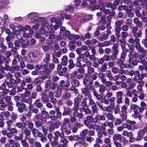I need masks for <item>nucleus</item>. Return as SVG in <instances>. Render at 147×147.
Here are the masks:
<instances>
[{
  "instance_id": "1",
  "label": "nucleus",
  "mask_w": 147,
  "mask_h": 147,
  "mask_svg": "<svg viewBox=\"0 0 147 147\" xmlns=\"http://www.w3.org/2000/svg\"><path fill=\"white\" fill-rule=\"evenodd\" d=\"M20 31L22 32L23 33L22 37L24 38L29 37V36L33 33L32 29L28 26H25L20 29Z\"/></svg>"
},
{
  "instance_id": "2",
  "label": "nucleus",
  "mask_w": 147,
  "mask_h": 147,
  "mask_svg": "<svg viewBox=\"0 0 147 147\" xmlns=\"http://www.w3.org/2000/svg\"><path fill=\"white\" fill-rule=\"evenodd\" d=\"M24 99H26V98H24L21 100V102H16V105L17 108V110L20 113H22L24 110H27L26 107L25 102L23 101Z\"/></svg>"
},
{
  "instance_id": "3",
  "label": "nucleus",
  "mask_w": 147,
  "mask_h": 147,
  "mask_svg": "<svg viewBox=\"0 0 147 147\" xmlns=\"http://www.w3.org/2000/svg\"><path fill=\"white\" fill-rule=\"evenodd\" d=\"M40 73L44 80L46 78L49 79L51 77V70L49 68H45V70L40 71Z\"/></svg>"
},
{
  "instance_id": "4",
  "label": "nucleus",
  "mask_w": 147,
  "mask_h": 147,
  "mask_svg": "<svg viewBox=\"0 0 147 147\" xmlns=\"http://www.w3.org/2000/svg\"><path fill=\"white\" fill-rule=\"evenodd\" d=\"M129 59V64H128V67L130 68H133L135 66L138 65V63L136 59H134L132 57V54L130 53L128 55Z\"/></svg>"
},
{
  "instance_id": "5",
  "label": "nucleus",
  "mask_w": 147,
  "mask_h": 147,
  "mask_svg": "<svg viewBox=\"0 0 147 147\" xmlns=\"http://www.w3.org/2000/svg\"><path fill=\"white\" fill-rule=\"evenodd\" d=\"M136 45L135 47L139 53H143L145 54H147V49L144 50V48L142 47L139 43L140 40L139 38H136Z\"/></svg>"
},
{
  "instance_id": "6",
  "label": "nucleus",
  "mask_w": 147,
  "mask_h": 147,
  "mask_svg": "<svg viewBox=\"0 0 147 147\" xmlns=\"http://www.w3.org/2000/svg\"><path fill=\"white\" fill-rule=\"evenodd\" d=\"M46 19V18L44 17L37 18V20H41L42 21L41 24L42 26H44V27L48 28H51V29L52 30V24L51 23H48Z\"/></svg>"
},
{
  "instance_id": "7",
  "label": "nucleus",
  "mask_w": 147,
  "mask_h": 147,
  "mask_svg": "<svg viewBox=\"0 0 147 147\" xmlns=\"http://www.w3.org/2000/svg\"><path fill=\"white\" fill-rule=\"evenodd\" d=\"M147 132V126H145L143 129H140L138 132L137 140L140 141L142 140L143 138L145 133Z\"/></svg>"
},
{
  "instance_id": "8",
  "label": "nucleus",
  "mask_w": 147,
  "mask_h": 147,
  "mask_svg": "<svg viewBox=\"0 0 147 147\" xmlns=\"http://www.w3.org/2000/svg\"><path fill=\"white\" fill-rule=\"evenodd\" d=\"M84 61V63H86V66L88 67V73L89 74H93L94 71V68L91 67V63L90 61L88 59H85Z\"/></svg>"
},
{
  "instance_id": "9",
  "label": "nucleus",
  "mask_w": 147,
  "mask_h": 147,
  "mask_svg": "<svg viewBox=\"0 0 147 147\" xmlns=\"http://www.w3.org/2000/svg\"><path fill=\"white\" fill-rule=\"evenodd\" d=\"M138 28L137 26L133 27L132 30V32L134 36L136 38H138V37H141L142 36V32L141 30H139L138 32Z\"/></svg>"
},
{
  "instance_id": "10",
  "label": "nucleus",
  "mask_w": 147,
  "mask_h": 147,
  "mask_svg": "<svg viewBox=\"0 0 147 147\" xmlns=\"http://www.w3.org/2000/svg\"><path fill=\"white\" fill-rule=\"evenodd\" d=\"M41 95V100L42 102L46 103L49 101V96L47 94L46 91L45 90L42 91L40 93Z\"/></svg>"
},
{
  "instance_id": "11",
  "label": "nucleus",
  "mask_w": 147,
  "mask_h": 147,
  "mask_svg": "<svg viewBox=\"0 0 147 147\" xmlns=\"http://www.w3.org/2000/svg\"><path fill=\"white\" fill-rule=\"evenodd\" d=\"M59 141L60 144L57 145V147H65L67 146L68 141L65 137H62Z\"/></svg>"
},
{
  "instance_id": "12",
  "label": "nucleus",
  "mask_w": 147,
  "mask_h": 147,
  "mask_svg": "<svg viewBox=\"0 0 147 147\" xmlns=\"http://www.w3.org/2000/svg\"><path fill=\"white\" fill-rule=\"evenodd\" d=\"M83 97L82 95L79 94L77 97H75L74 99V106L79 108L80 102Z\"/></svg>"
},
{
  "instance_id": "13",
  "label": "nucleus",
  "mask_w": 147,
  "mask_h": 147,
  "mask_svg": "<svg viewBox=\"0 0 147 147\" xmlns=\"http://www.w3.org/2000/svg\"><path fill=\"white\" fill-rule=\"evenodd\" d=\"M37 129L33 128L32 129L31 132L32 134L34 137H41L43 136V134Z\"/></svg>"
},
{
  "instance_id": "14",
  "label": "nucleus",
  "mask_w": 147,
  "mask_h": 147,
  "mask_svg": "<svg viewBox=\"0 0 147 147\" xmlns=\"http://www.w3.org/2000/svg\"><path fill=\"white\" fill-rule=\"evenodd\" d=\"M146 55H147V54H140V56L139 57L138 59H136L138 63H141L142 65L143 64H145L147 63V61L144 59L145 56Z\"/></svg>"
},
{
  "instance_id": "15",
  "label": "nucleus",
  "mask_w": 147,
  "mask_h": 147,
  "mask_svg": "<svg viewBox=\"0 0 147 147\" xmlns=\"http://www.w3.org/2000/svg\"><path fill=\"white\" fill-rule=\"evenodd\" d=\"M64 110L62 113L63 116L70 115L72 113L71 109L69 107H64Z\"/></svg>"
},
{
  "instance_id": "16",
  "label": "nucleus",
  "mask_w": 147,
  "mask_h": 147,
  "mask_svg": "<svg viewBox=\"0 0 147 147\" xmlns=\"http://www.w3.org/2000/svg\"><path fill=\"white\" fill-rule=\"evenodd\" d=\"M21 47L23 49L25 48L28 46L29 45V40L27 39L25 40L21 39L20 42Z\"/></svg>"
},
{
  "instance_id": "17",
  "label": "nucleus",
  "mask_w": 147,
  "mask_h": 147,
  "mask_svg": "<svg viewBox=\"0 0 147 147\" xmlns=\"http://www.w3.org/2000/svg\"><path fill=\"white\" fill-rule=\"evenodd\" d=\"M34 105L38 108L41 109L43 107V103L41 102L40 99L36 100L34 101Z\"/></svg>"
},
{
  "instance_id": "18",
  "label": "nucleus",
  "mask_w": 147,
  "mask_h": 147,
  "mask_svg": "<svg viewBox=\"0 0 147 147\" xmlns=\"http://www.w3.org/2000/svg\"><path fill=\"white\" fill-rule=\"evenodd\" d=\"M23 134L25 135V138L26 140H28V136L30 135V130L27 127L23 129L22 131Z\"/></svg>"
},
{
  "instance_id": "19",
  "label": "nucleus",
  "mask_w": 147,
  "mask_h": 147,
  "mask_svg": "<svg viewBox=\"0 0 147 147\" xmlns=\"http://www.w3.org/2000/svg\"><path fill=\"white\" fill-rule=\"evenodd\" d=\"M40 32L42 34H44L45 36H47L49 35L51 32L49 30H45L44 28H40Z\"/></svg>"
},
{
  "instance_id": "20",
  "label": "nucleus",
  "mask_w": 147,
  "mask_h": 147,
  "mask_svg": "<svg viewBox=\"0 0 147 147\" xmlns=\"http://www.w3.org/2000/svg\"><path fill=\"white\" fill-rule=\"evenodd\" d=\"M82 92L85 96H89L90 95V92L88 88L85 87L81 89Z\"/></svg>"
},
{
  "instance_id": "21",
  "label": "nucleus",
  "mask_w": 147,
  "mask_h": 147,
  "mask_svg": "<svg viewBox=\"0 0 147 147\" xmlns=\"http://www.w3.org/2000/svg\"><path fill=\"white\" fill-rule=\"evenodd\" d=\"M8 3L7 0H1L0 1V9L6 8Z\"/></svg>"
},
{
  "instance_id": "22",
  "label": "nucleus",
  "mask_w": 147,
  "mask_h": 147,
  "mask_svg": "<svg viewBox=\"0 0 147 147\" xmlns=\"http://www.w3.org/2000/svg\"><path fill=\"white\" fill-rule=\"evenodd\" d=\"M132 116L134 118L138 119V120H140L142 118L141 115L139 113L137 110H134Z\"/></svg>"
},
{
  "instance_id": "23",
  "label": "nucleus",
  "mask_w": 147,
  "mask_h": 147,
  "mask_svg": "<svg viewBox=\"0 0 147 147\" xmlns=\"http://www.w3.org/2000/svg\"><path fill=\"white\" fill-rule=\"evenodd\" d=\"M62 134L60 133L59 131H56L55 133V136L54 137V140L55 141H57L59 139V137H60L61 138L64 136V134L62 132Z\"/></svg>"
},
{
  "instance_id": "24",
  "label": "nucleus",
  "mask_w": 147,
  "mask_h": 147,
  "mask_svg": "<svg viewBox=\"0 0 147 147\" xmlns=\"http://www.w3.org/2000/svg\"><path fill=\"white\" fill-rule=\"evenodd\" d=\"M23 101L25 102V103L29 105V108L30 110H31L33 109L32 107L31 106L32 99L30 97H28V98L26 99H24Z\"/></svg>"
},
{
  "instance_id": "25",
  "label": "nucleus",
  "mask_w": 147,
  "mask_h": 147,
  "mask_svg": "<svg viewBox=\"0 0 147 147\" xmlns=\"http://www.w3.org/2000/svg\"><path fill=\"white\" fill-rule=\"evenodd\" d=\"M134 22L136 24V25L138 26L139 28H141L143 25V23L139 20V18H136L134 19Z\"/></svg>"
},
{
  "instance_id": "26",
  "label": "nucleus",
  "mask_w": 147,
  "mask_h": 147,
  "mask_svg": "<svg viewBox=\"0 0 147 147\" xmlns=\"http://www.w3.org/2000/svg\"><path fill=\"white\" fill-rule=\"evenodd\" d=\"M73 115V116H74L76 118H78L80 119H82L84 116V115L82 113H79L78 111L74 112Z\"/></svg>"
},
{
  "instance_id": "27",
  "label": "nucleus",
  "mask_w": 147,
  "mask_h": 147,
  "mask_svg": "<svg viewBox=\"0 0 147 147\" xmlns=\"http://www.w3.org/2000/svg\"><path fill=\"white\" fill-rule=\"evenodd\" d=\"M44 80L42 76L39 77L34 78V82L35 84H40L42 83Z\"/></svg>"
},
{
  "instance_id": "28",
  "label": "nucleus",
  "mask_w": 147,
  "mask_h": 147,
  "mask_svg": "<svg viewBox=\"0 0 147 147\" xmlns=\"http://www.w3.org/2000/svg\"><path fill=\"white\" fill-rule=\"evenodd\" d=\"M56 115V116L58 119H60L62 117V113L60 111V109L58 107H56L55 109Z\"/></svg>"
},
{
  "instance_id": "29",
  "label": "nucleus",
  "mask_w": 147,
  "mask_h": 147,
  "mask_svg": "<svg viewBox=\"0 0 147 147\" xmlns=\"http://www.w3.org/2000/svg\"><path fill=\"white\" fill-rule=\"evenodd\" d=\"M9 81L13 84L15 85L20 83L21 82V80L19 78H16V79L12 78L11 80H9Z\"/></svg>"
},
{
  "instance_id": "30",
  "label": "nucleus",
  "mask_w": 147,
  "mask_h": 147,
  "mask_svg": "<svg viewBox=\"0 0 147 147\" xmlns=\"http://www.w3.org/2000/svg\"><path fill=\"white\" fill-rule=\"evenodd\" d=\"M123 137L121 136V135L120 134H115L113 137V140L114 142L118 140H119L120 142Z\"/></svg>"
},
{
  "instance_id": "31",
  "label": "nucleus",
  "mask_w": 147,
  "mask_h": 147,
  "mask_svg": "<svg viewBox=\"0 0 147 147\" xmlns=\"http://www.w3.org/2000/svg\"><path fill=\"white\" fill-rule=\"evenodd\" d=\"M16 125L18 128L20 129H24L26 126V125H25V122H19L16 123Z\"/></svg>"
},
{
  "instance_id": "32",
  "label": "nucleus",
  "mask_w": 147,
  "mask_h": 147,
  "mask_svg": "<svg viewBox=\"0 0 147 147\" xmlns=\"http://www.w3.org/2000/svg\"><path fill=\"white\" fill-rule=\"evenodd\" d=\"M34 124L36 127L38 129H39L40 127H42L43 126L42 122L40 121H34Z\"/></svg>"
},
{
  "instance_id": "33",
  "label": "nucleus",
  "mask_w": 147,
  "mask_h": 147,
  "mask_svg": "<svg viewBox=\"0 0 147 147\" xmlns=\"http://www.w3.org/2000/svg\"><path fill=\"white\" fill-rule=\"evenodd\" d=\"M87 99L86 98H83L81 102L80 101V105L81 107H88V105L87 103Z\"/></svg>"
},
{
  "instance_id": "34",
  "label": "nucleus",
  "mask_w": 147,
  "mask_h": 147,
  "mask_svg": "<svg viewBox=\"0 0 147 147\" xmlns=\"http://www.w3.org/2000/svg\"><path fill=\"white\" fill-rule=\"evenodd\" d=\"M61 64L63 66H66L68 62L67 57L66 55L64 56L62 58Z\"/></svg>"
},
{
  "instance_id": "35",
  "label": "nucleus",
  "mask_w": 147,
  "mask_h": 147,
  "mask_svg": "<svg viewBox=\"0 0 147 147\" xmlns=\"http://www.w3.org/2000/svg\"><path fill=\"white\" fill-rule=\"evenodd\" d=\"M26 126H27L28 128L30 129H32L34 126V124L32 122L29 120H27L25 121Z\"/></svg>"
},
{
  "instance_id": "36",
  "label": "nucleus",
  "mask_w": 147,
  "mask_h": 147,
  "mask_svg": "<svg viewBox=\"0 0 147 147\" xmlns=\"http://www.w3.org/2000/svg\"><path fill=\"white\" fill-rule=\"evenodd\" d=\"M115 105L113 103H111L110 105L107 106L105 108V111H110L114 108Z\"/></svg>"
},
{
  "instance_id": "37",
  "label": "nucleus",
  "mask_w": 147,
  "mask_h": 147,
  "mask_svg": "<svg viewBox=\"0 0 147 147\" xmlns=\"http://www.w3.org/2000/svg\"><path fill=\"white\" fill-rule=\"evenodd\" d=\"M106 76L108 78L109 80L110 81H112L114 79L113 77V75L110 70H109L107 72Z\"/></svg>"
},
{
  "instance_id": "38",
  "label": "nucleus",
  "mask_w": 147,
  "mask_h": 147,
  "mask_svg": "<svg viewBox=\"0 0 147 147\" xmlns=\"http://www.w3.org/2000/svg\"><path fill=\"white\" fill-rule=\"evenodd\" d=\"M38 15V14L36 13H31L27 15V17L28 18H35ZM34 21H37V19L34 18L33 19Z\"/></svg>"
},
{
  "instance_id": "39",
  "label": "nucleus",
  "mask_w": 147,
  "mask_h": 147,
  "mask_svg": "<svg viewBox=\"0 0 147 147\" xmlns=\"http://www.w3.org/2000/svg\"><path fill=\"white\" fill-rule=\"evenodd\" d=\"M119 114L123 120H125L127 118V112L121 111L119 112Z\"/></svg>"
},
{
  "instance_id": "40",
  "label": "nucleus",
  "mask_w": 147,
  "mask_h": 147,
  "mask_svg": "<svg viewBox=\"0 0 147 147\" xmlns=\"http://www.w3.org/2000/svg\"><path fill=\"white\" fill-rule=\"evenodd\" d=\"M71 83L72 85H74L76 87H78L80 85L79 81L76 79L72 80Z\"/></svg>"
},
{
  "instance_id": "41",
  "label": "nucleus",
  "mask_w": 147,
  "mask_h": 147,
  "mask_svg": "<svg viewBox=\"0 0 147 147\" xmlns=\"http://www.w3.org/2000/svg\"><path fill=\"white\" fill-rule=\"evenodd\" d=\"M75 87H76L75 86L72 85L69 88V90L70 91H73L74 93L76 94H78L79 93L78 90Z\"/></svg>"
},
{
  "instance_id": "42",
  "label": "nucleus",
  "mask_w": 147,
  "mask_h": 147,
  "mask_svg": "<svg viewBox=\"0 0 147 147\" xmlns=\"http://www.w3.org/2000/svg\"><path fill=\"white\" fill-rule=\"evenodd\" d=\"M84 142L78 141L75 144L74 147H84Z\"/></svg>"
},
{
  "instance_id": "43",
  "label": "nucleus",
  "mask_w": 147,
  "mask_h": 147,
  "mask_svg": "<svg viewBox=\"0 0 147 147\" xmlns=\"http://www.w3.org/2000/svg\"><path fill=\"white\" fill-rule=\"evenodd\" d=\"M7 130L8 131H10L12 134H17L18 132L17 129L14 128H11L10 127H7Z\"/></svg>"
},
{
  "instance_id": "44",
  "label": "nucleus",
  "mask_w": 147,
  "mask_h": 147,
  "mask_svg": "<svg viewBox=\"0 0 147 147\" xmlns=\"http://www.w3.org/2000/svg\"><path fill=\"white\" fill-rule=\"evenodd\" d=\"M62 25V23L57 20V22H56L55 25L53 26V29L55 30H57Z\"/></svg>"
},
{
  "instance_id": "45",
  "label": "nucleus",
  "mask_w": 147,
  "mask_h": 147,
  "mask_svg": "<svg viewBox=\"0 0 147 147\" xmlns=\"http://www.w3.org/2000/svg\"><path fill=\"white\" fill-rule=\"evenodd\" d=\"M143 15L142 16L141 19L142 21L144 23L147 22V16H146V13L144 12V11H142Z\"/></svg>"
},
{
  "instance_id": "46",
  "label": "nucleus",
  "mask_w": 147,
  "mask_h": 147,
  "mask_svg": "<svg viewBox=\"0 0 147 147\" xmlns=\"http://www.w3.org/2000/svg\"><path fill=\"white\" fill-rule=\"evenodd\" d=\"M121 30V28H116L115 29V34L117 37L119 38L121 36L120 31Z\"/></svg>"
},
{
  "instance_id": "47",
  "label": "nucleus",
  "mask_w": 147,
  "mask_h": 147,
  "mask_svg": "<svg viewBox=\"0 0 147 147\" xmlns=\"http://www.w3.org/2000/svg\"><path fill=\"white\" fill-rule=\"evenodd\" d=\"M71 97L70 93L66 92L64 94L62 97V99L63 100L69 99Z\"/></svg>"
},
{
  "instance_id": "48",
  "label": "nucleus",
  "mask_w": 147,
  "mask_h": 147,
  "mask_svg": "<svg viewBox=\"0 0 147 147\" xmlns=\"http://www.w3.org/2000/svg\"><path fill=\"white\" fill-rule=\"evenodd\" d=\"M99 92L100 94H103L105 91V86L103 84H100L99 87Z\"/></svg>"
},
{
  "instance_id": "49",
  "label": "nucleus",
  "mask_w": 147,
  "mask_h": 147,
  "mask_svg": "<svg viewBox=\"0 0 147 147\" xmlns=\"http://www.w3.org/2000/svg\"><path fill=\"white\" fill-rule=\"evenodd\" d=\"M13 55L14 58L17 59L18 60H20L22 59L21 56L18 54L17 51L13 53Z\"/></svg>"
},
{
  "instance_id": "50",
  "label": "nucleus",
  "mask_w": 147,
  "mask_h": 147,
  "mask_svg": "<svg viewBox=\"0 0 147 147\" xmlns=\"http://www.w3.org/2000/svg\"><path fill=\"white\" fill-rule=\"evenodd\" d=\"M115 13V11L113 10H111V14L108 16L107 17V22H111V16H114Z\"/></svg>"
},
{
  "instance_id": "51",
  "label": "nucleus",
  "mask_w": 147,
  "mask_h": 147,
  "mask_svg": "<svg viewBox=\"0 0 147 147\" xmlns=\"http://www.w3.org/2000/svg\"><path fill=\"white\" fill-rule=\"evenodd\" d=\"M93 94L98 100H100L102 97V96L100 94H99L97 91L94 93Z\"/></svg>"
},
{
  "instance_id": "52",
  "label": "nucleus",
  "mask_w": 147,
  "mask_h": 147,
  "mask_svg": "<svg viewBox=\"0 0 147 147\" xmlns=\"http://www.w3.org/2000/svg\"><path fill=\"white\" fill-rule=\"evenodd\" d=\"M69 65H68V68L71 69L74 68L76 65L74 63L72 59H70L69 61Z\"/></svg>"
},
{
  "instance_id": "53",
  "label": "nucleus",
  "mask_w": 147,
  "mask_h": 147,
  "mask_svg": "<svg viewBox=\"0 0 147 147\" xmlns=\"http://www.w3.org/2000/svg\"><path fill=\"white\" fill-rule=\"evenodd\" d=\"M112 49L113 53L118 54V45L117 44H114L112 47Z\"/></svg>"
},
{
  "instance_id": "54",
  "label": "nucleus",
  "mask_w": 147,
  "mask_h": 147,
  "mask_svg": "<svg viewBox=\"0 0 147 147\" xmlns=\"http://www.w3.org/2000/svg\"><path fill=\"white\" fill-rule=\"evenodd\" d=\"M117 64L120 67L123 69L126 67L125 64L123 62L121 61H118L117 62Z\"/></svg>"
},
{
  "instance_id": "55",
  "label": "nucleus",
  "mask_w": 147,
  "mask_h": 147,
  "mask_svg": "<svg viewBox=\"0 0 147 147\" xmlns=\"http://www.w3.org/2000/svg\"><path fill=\"white\" fill-rule=\"evenodd\" d=\"M106 117L109 119L113 121L115 119L113 115L111 113H108L106 115Z\"/></svg>"
},
{
  "instance_id": "56",
  "label": "nucleus",
  "mask_w": 147,
  "mask_h": 147,
  "mask_svg": "<svg viewBox=\"0 0 147 147\" xmlns=\"http://www.w3.org/2000/svg\"><path fill=\"white\" fill-rule=\"evenodd\" d=\"M107 63H104L101 66V68L100 69L102 72H104L106 71L107 70Z\"/></svg>"
},
{
  "instance_id": "57",
  "label": "nucleus",
  "mask_w": 147,
  "mask_h": 147,
  "mask_svg": "<svg viewBox=\"0 0 147 147\" xmlns=\"http://www.w3.org/2000/svg\"><path fill=\"white\" fill-rule=\"evenodd\" d=\"M123 21L120 20L116 21L115 23V26L117 27L116 28H121V25H123Z\"/></svg>"
},
{
  "instance_id": "58",
  "label": "nucleus",
  "mask_w": 147,
  "mask_h": 147,
  "mask_svg": "<svg viewBox=\"0 0 147 147\" xmlns=\"http://www.w3.org/2000/svg\"><path fill=\"white\" fill-rule=\"evenodd\" d=\"M50 60V55L49 53H47L45 55V57L44 59V61L47 63Z\"/></svg>"
},
{
  "instance_id": "59",
  "label": "nucleus",
  "mask_w": 147,
  "mask_h": 147,
  "mask_svg": "<svg viewBox=\"0 0 147 147\" xmlns=\"http://www.w3.org/2000/svg\"><path fill=\"white\" fill-rule=\"evenodd\" d=\"M8 64H5L4 67L2 66L1 68L0 69V71H3L4 69H5L7 71H9L11 67Z\"/></svg>"
},
{
  "instance_id": "60",
  "label": "nucleus",
  "mask_w": 147,
  "mask_h": 147,
  "mask_svg": "<svg viewBox=\"0 0 147 147\" xmlns=\"http://www.w3.org/2000/svg\"><path fill=\"white\" fill-rule=\"evenodd\" d=\"M52 83V82L51 80H49L45 81V88H48L49 87L50 88Z\"/></svg>"
},
{
  "instance_id": "61",
  "label": "nucleus",
  "mask_w": 147,
  "mask_h": 147,
  "mask_svg": "<svg viewBox=\"0 0 147 147\" xmlns=\"http://www.w3.org/2000/svg\"><path fill=\"white\" fill-rule=\"evenodd\" d=\"M119 41L120 43L121 47L126 46V42L125 39L124 38H122L119 40Z\"/></svg>"
},
{
  "instance_id": "62",
  "label": "nucleus",
  "mask_w": 147,
  "mask_h": 147,
  "mask_svg": "<svg viewBox=\"0 0 147 147\" xmlns=\"http://www.w3.org/2000/svg\"><path fill=\"white\" fill-rule=\"evenodd\" d=\"M119 70L116 67H113L111 69L112 72L115 74H117L119 72Z\"/></svg>"
},
{
  "instance_id": "63",
  "label": "nucleus",
  "mask_w": 147,
  "mask_h": 147,
  "mask_svg": "<svg viewBox=\"0 0 147 147\" xmlns=\"http://www.w3.org/2000/svg\"><path fill=\"white\" fill-rule=\"evenodd\" d=\"M65 103L67 107H70L72 105L73 102L72 100L68 99L66 101Z\"/></svg>"
},
{
  "instance_id": "64",
  "label": "nucleus",
  "mask_w": 147,
  "mask_h": 147,
  "mask_svg": "<svg viewBox=\"0 0 147 147\" xmlns=\"http://www.w3.org/2000/svg\"><path fill=\"white\" fill-rule=\"evenodd\" d=\"M21 144L23 147H29V145L25 140H21Z\"/></svg>"
}]
</instances>
